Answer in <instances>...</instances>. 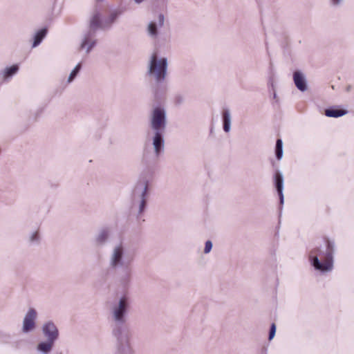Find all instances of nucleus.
Segmentation results:
<instances>
[{"label":"nucleus","mask_w":354,"mask_h":354,"mask_svg":"<svg viewBox=\"0 0 354 354\" xmlns=\"http://www.w3.org/2000/svg\"><path fill=\"white\" fill-rule=\"evenodd\" d=\"M124 324L115 323L114 327L113 328V334L119 341H120L122 337Z\"/></svg>","instance_id":"f3484780"},{"label":"nucleus","mask_w":354,"mask_h":354,"mask_svg":"<svg viewBox=\"0 0 354 354\" xmlns=\"http://www.w3.org/2000/svg\"><path fill=\"white\" fill-rule=\"evenodd\" d=\"M223 130L225 132H229L231 128V115L228 109H225L223 111Z\"/></svg>","instance_id":"ddd939ff"},{"label":"nucleus","mask_w":354,"mask_h":354,"mask_svg":"<svg viewBox=\"0 0 354 354\" xmlns=\"http://www.w3.org/2000/svg\"><path fill=\"white\" fill-rule=\"evenodd\" d=\"M283 142L281 139H277L275 146V154L278 160H281L283 157Z\"/></svg>","instance_id":"aec40b11"},{"label":"nucleus","mask_w":354,"mask_h":354,"mask_svg":"<svg viewBox=\"0 0 354 354\" xmlns=\"http://www.w3.org/2000/svg\"><path fill=\"white\" fill-rule=\"evenodd\" d=\"M124 255V248L120 244L114 248L111 257L110 258V265L113 268L122 266V258Z\"/></svg>","instance_id":"6e6552de"},{"label":"nucleus","mask_w":354,"mask_h":354,"mask_svg":"<svg viewBox=\"0 0 354 354\" xmlns=\"http://www.w3.org/2000/svg\"><path fill=\"white\" fill-rule=\"evenodd\" d=\"M136 3H140L141 2H142L144 0H134Z\"/></svg>","instance_id":"c756f323"},{"label":"nucleus","mask_w":354,"mask_h":354,"mask_svg":"<svg viewBox=\"0 0 354 354\" xmlns=\"http://www.w3.org/2000/svg\"><path fill=\"white\" fill-rule=\"evenodd\" d=\"M109 236V231L106 229H102L96 238L98 243H103L106 241Z\"/></svg>","instance_id":"412c9836"},{"label":"nucleus","mask_w":354,"mask_h":354,"mask_svg":"<svg viewBox=\"0 0 354 354\" xmlns=\"http://www.w3.org/2000/svg\"><path fill=\"white\" fill-rule=\"evenodd\" d=\"M165 22V17L162 14L158 15V26L160 27L163 26Z\"/></svg>","instance_id":"a878e982"},{"label":"nucleus","mask_w":354,"mask_h":354,"mask_svg":"<svg viewBox=\"0 0 354 354\" xmlns=\"http://www.w3.org/2000/svg\"><path fill=\"white\" fill-rule=\"evenodd\" d=\"M93 37H90L89 39V41L88 42V44L86 45L87 46L88 45V47L86 48V53H88L91 49L95 46L96 44V40L95 39H92Z\"/></svg>","instance_id":"5701e85b"},{"label":"nucleus","mask_w":354,"mask_h":354,"mask_svg":"<svg viewBox=\"0 0 354 354\" xmlns=\"http://www.w3.org/2000/svg\"><path fill=\"white\" fill-rule=\"evenodd\" d=\"M212 248V243L211 241H207L205 242L204 252L205 254L209 253Z\"/></svg>","instance_id":"393cba45"},{"label":"nucleus","mask_w":354,"mask_h":354,"mask_svg":"<svg viewBox=\"0 0 354 354\" xmlns=\"http://www.w3.org/2000/svg\"><path fill=\"white\" fill-rule=\"evenodd\" d=\"M140 189L141 191L140 196L141 201L140 204L139 212L142 213L146 206V198L145 196L147 195V189H148V182L147 180L142 182H138L133 190L134 194L137 192V191Z\"/></svg>","instance_id":"1a4fd4ad"},{"label":"nucleus","mask_w":354,"mask_h":354,"mask_svg":"<svg viewBox=\"0 0 354 354\" xmlns=\"http://www.w3.org/2000/svg\"><path fill=\"white\" fill-rule=\"evenodd\" d=\"M47 32V28H44L36 32L34 37L32 47L38 46L41 42L42 39L46 37Z\"/></svg>","instance_id":"4468645a"},{"label":"nucleus","mask_w":354,"mask_h":354,"mask_svg":"<svg viewBox=\"0 0 354 354\" xmlns=\"http://www.w3.org/2000/svg\"><path fill=\"white\" fill-rule=\"evenodd\" d=\"M55 342L47 340L46 342H42L37 345V350L44 353H49Z\"/></svg>","instance_id":"2eb2a0df"},{"label":"nucleus","mask_w":354,"mask_h":354,"mask_svg":"<svg viewBox=\"0 0 354 354\" xmlns=\"http://www.w3.org/2000/svg\"><path fill=\"white\" fill-rule=\"evenodd\" d=\"M342 0H332V3L333 5H338L341 3Z\"/></svg>","instance_id":"c85d7f7f"},{"label":"nucleus","mask_w":354,"mask_h":354,"mask_svg":"<svg viewBox=\"0 0 354 354\" xmlns=\"http://www.w3.org/2000/svg\"><path fill=\"white\" fill-rule=\"evenodd\" d=\"M347 113V111L338 109L337 106H331L325 110V115L329 118H338Z\"/></svg>","instance_id":"f8f14e48"},{"label":"nucleus","mask_w":354,"mask_h":354,"mask_svg":"<svg viewBox=\"0 0 354 354\" xmlns=\"http://www.w3.org/2000/svg\"><path fill=\"white\" fill-rule=\"evenodd\" d=\"M19 70V66L17 64L12 65L10 67H7L3 73V78H8L15 74Z\"/></svg>","instance_id":"6ab92c4d"},{"label":"nucleus","mask_w":354,"mask_h":354,"mask_svg":"<svg viewBox=\"0 0 354 354\" xmlns=\"http://www.w3.org/2000/svg\"><path fill=\"white\" fill-rule=\"evenodd\" d=\"M327 250L326 252H323L324 261L321 262L317 256L311 257V262L313 267L318 270L329 271L333 268V259L334 252V243L329 239L326 240Z\"/></svg>","instance_id":"7ed1b4c3"},{"label":"nucleus","mask_w":354,"mask_h":354,"mask_svg":"<svg viewBox=\"0 0 354 354\" xmlns=\"http://www.w3.org/2000/svg\"><path fill=\"white\" fill-rule=\"evenodd\" d=\"M151 127L155 131L153 145L158 156L164 147L163 133L166 128V115L162 109L157 107L153 111Z\"/></svg>","instance_id":"f257e3e1"},{"label":"nucleus","mask_w":354,"mask_h":354,"mask_svg":"<svg viewBox=\"0 0 354 354\" xmlns=\"http://www.w3.org/2000/svg\"><path fill=\"white\" fill-rule=\"evenodd\" d=\"M97 28L104 29L103 20L100 19V14L98 11H95L93 13L89 24V30L84 35L83 40L80 45V49H84L86 45L89 41L90 37H94L95 35V31Z\"/></svg>","instance_id":"39448f33"},{"label":"nucleus","mask_w":354,"mask_h":354,"mask_svg":"<svg viewBox=\"0 0 354 354\" xmlns=\"http://www.w3.org/2000/svg\"><path fill=\"white\" fill-rule=\"evenodd\" d=\"M274 186L276 187V189L278 192L279 200H280V204L283 203V177L282 174L277 171L275 172L274 175Z\"/></svg>","instance_id":"9d476101"},{"label":"nucleus","mask_w":354,"mask_h":354,"mask_svg":"<svg viewBox=\"0 0 354 354\" xmlns=\"http://www.w3.org/2000/svg\"><path fill=\"white\" fill-rule=\"evenodd\" d=\"M128 307L129 301L125 296L122 297L117 304L113 305L111 315L114 323L125 324Z\"/></svg>","instance_id":"20e7f679"},{"label":"nucleus","mask_w":354,"mask_h":354,"mask_svg":"<svg viewBox=\"0 0 354 354\" xmlns=\"http://www.w3.org/2000/svg\"><path fill=\"white\" fill-rule=\"evenodd\" d=\"M293 80L296 87L304 92L307 90V83L304 75L300 71H295L293 73Z\"/></svg>","instance_id":"9b49d317"},{"label":"nucleus","mask_w":354,"mask_h":354,"mask_svg":"<svg viewBox=\"0 0 354 354\" xmlns=\"http://www.w3.org/2000/svg\"><path fill=\"white\" fill-rule=\"evenodd\" d=\"M39 241V236L37 235V232L33 233L32 234V236H30V241L34 242V241Z\"/></svg>","instance_id":"cd10ccee"},{"label":"nucleus","mask_w":354,"mask_h":354,"mask_svg":"<svg viewBox=\"0 0 354 354\" xmlns=\"http://www.w3.org/2000/svg\"><path fill=\"white\" fill-rule=\"evenodd\" d=\"M276 333V326L274 324H272L270 326V332H269V340H271L273 339Z\"/></svg>","instance_id":"b1692460"},{"label":"nucleus","mask_w":354,"mask_h":354,"mask_svg":"<svg viewBox=\"0 0 354 354\" xmlns=\"http://www.w3.org/2000/svg\"><path fill=\"white\" fill-rule=\"evenodd\" d=\"M37 311L34 308H30L26 313L23 321V332L28 333L32 330L35 327V319Z\"/></svg>","instance_id":"423d86ee"},{"label":"nucleus","mask_w":354,"mask_h":354,"mask_svg":"<svg viewBox=\"0 0 354 354\" xmlns=\"http://www.w3.org/2000/svg\"><path fill=\"white\" fill-rule=\"evenodd\" d=\"M167 58L158 59L157 55L153 53L150 59L147 73L153 76L157 83L165 80L167 71Z\"/></svg>","instance_id":"f03ea898"},{"label":"nucleus","mask_w":354,"mask_h":354,"mask_svg":"<svg viewBox=\"0 0 354 354\" xmlns=\"http://www.w3.org/2000/svg\"><path fill=\"white\" fill-rule=\"evenodd\" d=\"M120 14V12L114 11L111 13V15L107 19L103 20L104 29L106 28H110L111 24L115 21Z\"/></svg>","instance_id":"dca6fc26"},{"label":"nucleus","mask_w":354,"mask_h":354,"mask_svg":"<svg viewBox=\"0 0 354 354\" xmlns=\"http://www.w3.org/2000/svg\"><path fill=\"white\" fill-rule=\"evenodd\" d=\"M184 101L183 97L181 95H177L175 98V102L177 104H180Z\"/></svg>","instance_id":"bb28decb"},{"label":"nucleus","mask_w":354,"mask_h":354,"mask_svg":"<svg viewBox=\"0 0 354 354\" xmlns=\"http://www.w3.org/2000/svg\"><path fill=\"white\" fill-rule=\"evenodd\" d=\"M42 332L47 340L55 342L59 337V330L55 324L49 321L42 326Z\"/></svg>","instance_id":"0eeeda50"},{"label":"nucleus","mask_w":354,"mask_h":354,"mask_svg":"<svg viewBox=\"0 0 354 354\" xmlns=\"http://www.w3.org/2000/svg\"><path fill=\"white\" fill-rule=\"evenodd\" d=\"M147 33L148 35L153 39L157 38L158 35L157 24L156 22L151 21L147 26Z\"/></svg>","instance_id":"a211bd4d"},{"label":"nucleus","mask_w":354,"mask_h":354,"mask_svg":"<svg viewBox=\"0 0 354 354\" xmlns=\"http://www.w3.org/2000/svg\"><path fill=\"white\" fill-rule=\"evenodd\" d=\"M81 69V64L79 63L74 69L71 72L68 78V82H71L77 76L78 73L80 72Z\"/></svg>","instance_id":"4be33fe9"}]
</instances>
